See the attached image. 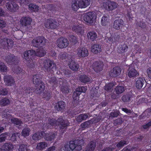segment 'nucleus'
I'll return each instance as SVG.
<instances>
[{"mask_svg": "<svg viewBox=\"0 0 151 151\" xmlns=\"http://www.w3.org/2000/svg\"><path fill=\"white\" fill-rule=\"evenodd\" d=\"M131 98V96L129 94H126L123 95L122 98V100L124 102H129Z\"/></svg>", "mask_w": 151, "mask_h": 151, "instance_id": "09e8293b", "label": "nucleus"}, {"mask_svg": "<svg viewBox=\"0 0 151 151\" xmlns=\"http://www.w3.org/2000/svg\"><path fill=\"white\" fill-rule=\"evenodd\" d=\"M87 37L92 41H94L98 37L96 33L94 31L89 32L87 34Z\"/></svg>", "mask_w": 151, "mask_h": 151, "instance_id": "7c9ffc66", "label": "nucleus"}, {"mask_svg": "<svg viewBox=\"0 0 151 151\" xmlns=\"http://www.w3.org/2000/svg\"><path fill=\"white\" fill-rule=\"evenodd\" d=\"M58 23L56 21L52 18L48 19L45 23V27L49 29H55L58 27Z\"/></svg>", "mask_w": 151, "mask_h": 151, "instance_id": "9d476101", "label": "nucleus"}, {"mask_svg": "<svg viewBox=\"0 0 151 151\" xmlns=\"http://www.w3.org/2000/svg\"><path fill=\"white\" fill-rule=\"evenodd\" d=\"M96 147V142L91 141L86 148V151H93Z\"/></svg>", "mask_w": 151, "mask_h": 151, "instance_id": "2f4dec72", "label": "nucleus"}, {"mask_svg": "<svg viewBox=\"0 0 151 151\" xmlns=\"http://www.w3.org/2000/svg\"><path fill=\"white\" fill-rule=\"evenodd\" d=\"M47 7L48 10L52 11L55 10L56 7L53 4H48L47 6Z\"/></svg>", "mask_w": 151, "mask_h": 151, "instance_id": "052dcab7", "label": "nucleus"}, {"mask_svg": "<svg viewBox=\"0 0 151 151\" xmlns=\"http://www.w3.org/2000/svg\"><path fill=\"white\" fill-rule=\"evenodd\" d=\"M20 133L19 132H16L12 134L10 139V140L13 141L14 142L16 141L17 138H19Z\"/></svg>", "mask_w": 151, "mask_h": 151, "instance_id": "3c124183", "label": "nucleus"}, {"mask_svg": "<svg viewBox=\"0 0 151 151\" xmlns=\"http://www.w3.org/2000/svg\"><path fill=\"white\" fill-rule=\"evenodd\" d=\"M11 121L12 123L19 126H21L22 123L21 119L16 118L11 119Z\"/></svg>", "mask_w": 151, "mask_h": 151, "instance_id": "79ce46f5", "label": "nucleus"}, {"mask_svg": "<svg viewBox=\"0 0 151 151\" xmlns=\"http://www.w3.org/2000/svg\"><path fill=\"white\" fill-rule=\"evenodd\" d=\"M124 91V88L123 86H118L115 89L114 91L117 94H120L123 93Z\"/></svg>", "mask_w": 151, "mask_h": 151, "instance_id": "c03bdc74", "label": "nucleus"}, {"mask_svg": "<svg viewBox=\"0 0 151 151\" xmlns=\"http://www.w3.org/2000/svg\"><path fill=\"white\" fill-rule=\"evenodd\" d=\"M65 103L63 101L60 100L55 103L54 108L56 111L63 112L65 109Z\"/></svg>", "mask_w": 151, "mask_h": 151, "instance_id": "f3484780", "label": "nucleus"}, {"mask_svg": "<svg viewBox=\"0 0 151 151\" xmlns=\"http://www.w3.org/2000/svg\"><path fill=\"white\" fill-rule=\"evenodd\" d=\"M1 148L3 151H12L13 149L14 146L12 144L7 142L3 144Z\"/></svg>", "mask_w": 151, "mask_h": 151, "instance_id": "393cba45", "label": "nucleus"}, {"mask_svg": "<svg viewBox=\"0 0 151 151\" xmlns=\"http://www.w3.org/2000/svg\"><path fill=\"white\" fill-rule=\"evenodd\" d=\"M88 117V115L86 114H81L77 117L76 120L78 122H81L83 121L86 120Z\"/></svg>", "mask_w": 151, "mask_h": 151, "instance_id": "e433bc0d", "label": "nucleus"}, {"mask_svg": "<svg viewBox=\"0 0 151 151\" xmlns=\"http://www.w3.org/2000/svg\"><path fill=\"white\" fill-rule=\"evenodd\" d=\"M113 86L112 83H109L106 84L104 86V89L107 92H111Z\"/></svg>", "mask_w": 151, "mask_h": 151, "instance_id": "603ef678", "label": "nucleus"}, {"mask_svg": "<svg viewBox=\"0 0 151 151\" xmlns=\"http://www.w3.org/2000/svg\"><path fill=\"white\" fill-rule=\"evenodd\" d=\"M95 16L93 13L91 12H88L84 15L83 20L88 23L91 24L93 23Z\"/></svg>", "mask_w": 151, "mask_h": 151, "instance_id": "2eb2a0df", "label": "nucleus"}, {"mask_svg": "<svg viewBox=\"0 0 151 151\" xmlns=\"http://www.w3.org/2000/svg\"><path fill=\"white\" fill-rule=\"evenodd\" d=\"M102 4L103 8L109 11H112L117 7L116 3L111 0L106 1L103 3Z\"/></svg>", "mask_w": 151, "mask_h": 151, "instance_id": "6e6552de", "label": "nucleus"}, {"mask_svg": "<svg viewBox=\"0 0 151 151\" xmlns=\"http://www.w3.org/2000/svg\"><path fill=\"white\" fill-rule=\"evenodd\" d=\"M1 44L3 45L4 47L9 49L13 47L14 42L11 39H9L7 37L4 38L2 40Z\"/></svg>", "mask_w": 151, "mask_h": 151, "instance_id": "ddd939ff", "label": "nucleus"}, {"mask_svg": "<svg viewBox=\"0 0 151 151\" xmlns=\"http://www.w3.org/2000/svg\"><path fill=\"white\" fill-rule=\"evenodd\" d=\"M101 24L102 26H106L109 23V19L108 16L104 15L102 17L101 21Z\"/></svg>", "mask_w": 151, "mask_h": 151, "instance_id": "c9c22d12", "label": "nucleus"}, {"mask_svg": "<svg viewBox=\"0 0 151 151\" xmlns=\"http://www.w3.org/2000/svg\"><path fill=\"white\" fill-rule=\"evenodd\" d=\"M45 131L37 132L34 134L32 136V139L34 140H38L43 138L44 135H45Z\"/></svg>", "mask_w": 151, "mask_h": 151, "instance_id": "b1692460", "label": "nucleus"}, {"mask_svg": "<svg viewBox=\"0 0 151 151\" xmlns=\"http://www.w3.org/2000/svg\"><path fill=\"white\" fill-rule=\"evenodd\" d=\"M49 83L53 88L58 86L59 84L61 85L62 83V81L58 80L55 76L51 77L49 78Z\"/></svg>", "mask_w": 151, "mask_h": 151, "instance_id": "aec40b11", "label": "nucleus"}, {"mask_svg": "<svg viewBox=\"0 0 151 151\" xmlns=\"http://www.w3.org/2000/svg\"><path fill=\"white\" fill-rule=\"evenodd\" d=\"M127 74L130 78L135 77L138 74L137 71L134 68L129 67L128 70Z\"/></svg>", "mask_w": 151, "mask_h": 151, "instance_id": "cd10ccee", "label": "nucleus"}, {"mask_svg": "<svg viewBox=\"0 0 151 151\" xmlns=\"http://www.w3.org/2000/svg\"><path fill=\"white\" fill-rule=\"evenodd\" d=\"M6 23L3 20L0 19V28H3L6 26Z\"/></svg>", "mask_w": 151, "mask_h": 151, "instance_id": "338daca9", "label": "nucleus"}, {"mask_svg": "<svg viewBox=\"0 0 151 151\" xmlns=\"http://www.w3.org/2000/svg\"><path fill=\"white\" fill-rule=\"evenodd\" d=\"M46 54V52L43 49H39L37 52H36V56L40 57H42L45 55Z\"/></svg>", "mask_w": 151, "mask_h": 151, "instance_id": "de8ad7c7", "label": "nucleus"}, {"mask_svg": "<svg viewBox=\"0 0 151 151\" xmlns=\"http://www.w3.org/2000/svg\"><path fill=\"white\" fill-rule=\"evenodd\" d=\"M23 58L28 61H33L35 57L36 51L33 50H26L23 52Z\"/></svg>", "mask_w": 151, "mask_h": 151, "instance_id": "0eeeda50", "label": "nucleus"}, {"mask_svg": "<svg viewBox=\"0 0 151 151\" xmlns=\"http://www.w3.org/2000/svg\"><path fill=\"white\" fill-rule=\"evenodd\" d=\"M136 26L140 27L142 29L146 28V25L145 22L143 21L137 22L136 23Z\"/></svg>", "mask_w": 151, "mask_h": 151, "instance_id": "8fccbe9b", "label": "nucleus"}, {"mask_svg": "<svg viewBox=\"0 0 151 151\" xmlns=\"http://www.w3.org/2000/svg\"><path fill=\"white\" fill-rule=\"evenodd\" d=\"M56 42L57 46L60 49L66 47L69 44L68 40L66 38L63 37H61L58 39Z\"/></svg>", "mask_w": 151, "mask_h": 151, "instance_id": "9b49d317", "label": "nucleus"}, {"mask_svg": "<svg viewBox=\"0 0 151 151\" xmlns=\"http://www.w3.org/2000/svg\"><path fill=\"white\" fill-rule=\"evenodd\" d=\"M8 93V91L6 88L0 89V95L6 96Z\"/></svg>", "mask_w": 151, "mask_h": 151, "instance_id": "13d9d810", "label": "nucleus"}, {"mask_svg": "<svg viewBox=\"0 0 151 151\" xmlns=\"http://www.w3.org/2000/svg\"><path fill=\"white\" fill-rule=\"evenodd\" d=\"M86 90V88L84 86H81L77 88L73 93L72 96L73 99L79 100V96L81 93L85 92Z\"/></svg>", "mask_w": 151, "mask_h": 151, "instance_id": "f8f14e48", "label": "nucleus"}, {"mask_svg": "<svg viewBox=\"0 0 151 151\" xmlns=\"http://www.w3.org/2000/svg\"><path fill=\"white\" fill-rule=\"evenodd\" d=\"M88 122L86 121L81 124V127L82 128H85L88 126Z\"/></svg>", "mask_w": 151, "mask_h": 151, "instance_id": "69168bd1", "label": "nucleus"}, {"mask_svg": "<svg viewBox=\"0 0 151 151\" xmlns=\"http://www.w3.org/2000/svg\"><path fill=\"white\" fill-rule=\"evenodd\" d=\"M77 54L78 57L80 58L87 57L88 55V50L86 47H80L78 49Z\"/></svg>", "mask_w": 151, "mask_h": 151, "instance_id": "412c9836", "label": "nucleus"}, {"mask_svg": "<svg viewBox=\"0 0 151 151\" xmlns=\"http://www.w3.org/2000/svg\"><path fill=\"white\" fill-rule=\"evenodd\" d=\"M145 114H147V116H150V115L151 114V108L148 109H146L145 111L142 114V116H144V115H145Z\"/></svg>", "mask_w": 151, "mask_h": 151, "instance_id": "680f3d73", "label": "nucleus"}, {"mask_svg": "<svg viewBox=\"0 0 151 151\" xmlns=\"http://www.w3.org/2000/svg\"><path fill=\"white\" fill-rule=\"evenodd\" d=\"M46 43V40L43 36H38L34 38L32 41L33 45L36 47H42Z\"/></svg>", "mask_w": 151, "mask_h": 151, "instance_id": "39448f33", "label": "nucleus"}, {"mask_svg": "<svg viewBox=\"0 0 151 151\" xmlns=\"http://www.w3.org/2000/svg\"><path fill=\"white\" fill-rule=\"evenodd\" d=\"M30 132V129L29 128H24L22 129V135L24 137L28 136L29 135Z\"/></svg>", "mask_w": 151, "mask_h": 151, "instance_id": "a18cd8bd", "label": "nucleus"}, {"mask_svg": "<svg viewBox=\"0 0 151 151\" xmlns=\"http://www.w3.org/2000/svg\"><path fill=\"white\" fill-rule=\"evenodd\" d=\"M145 81L144 78L139 77L138 78L136 82V86L137 88L140 89L142 88Z\"/></svg>", "mask_w": 151, "mask_h": 151, "instance_id": "c756f323", "label": "nucleus"}, {"mask_svg": "<svg viewBox=\"0 0 151 151\" xmlns=\"http://www.w3.org/2000/svg\"><path fill=\"white\" fill-rule=\"evenodd\" d=\"M59 71L62 75H64L66 76H69L70 74V71L68 69H62V68H60L59 70Z\"/></svg>", "mask_w": 151, "mask_h": 151, "instance_id": "a19ab883", "label": "nucleus"}, {"mask_svg": "<svg viewBox=\"0 0 151 151\" xmlns=\"http://www.w3.org/2000/svg\"><path fill=\"white\" fill-rule=\"evenodd\" d=\"M6 6L8 10L11 12L16 11L19 7L18 4L13 1L7 2Z\"/></svg>", "mask_w": 151, "mask_h": 151, "instance_id": "dca6fc26", "label": "nucleus"}, {"mask_svg": "<svg viewBox=\"0 0 151 151\" xmlns=\"http://www.w3.org/2000/svg\"><path fill=\"white\" fill-rule=\"evenodd\" d=\"M32 21V19L29 16H23L20 19L19 23L21 27H26L30 26Z\"/></svg>", "mask_w": 151, "mask_h": 151, "instance_id": "423d86ee", "label": "nucleus"}, {"mask_svg": "<svg viewBox=\"0 0 151 151\" xmlns=\"http://www.w3.org/2000/svg\"><path fill=\"white\" fill-rule=\"evenodd\" d=\"M127 144V141L125 140H121L116 144V146L118 148H121Z\"/></svg>", "mask_w": 151, "mask_h": 151, "instance_id": "6e6d98bb", "label": "nucleus"}, {"mask_svg": "<svg viewBox=\"0 0 151 151\" xmlns=\"http://www.w3.org/2000/svg\"><path fill=\"white\" fill-rule=\"evenodd\" d=\"M151 127V121L148 122L142 126V127L144 129H147Z\"/></svg>", "mask_w": 151, "mask_h": 151, "instance_id": "0e129e2a", "label": "nucleus"}, {"mask_svg": "<svg viewBox=\"0 0 151 151\" xmlns=\"http://www.w3.org/2000/svg\"><path fill=\"white\" fill-rule=\"evenodd\" d=\"M128 49L127 45L125 44L119 45L117 50L119 54H124L126 52Z\"/></svg>", "mask_w": 151, "mask_h": 151, "instance_id": "c85d7f7f", "label": "nucleus"}, {"mask_svg": "<svg viewBox=\"0 0 151 151\" xmlns=\"http://www.w3.org/2000/svg\"><path fill=\"white\" fill-rule=\"evenodd\" d=\"M8 109H5L2 112V116L3 117H6L8 114Z\"/></svg>", "mask_w": 151, "mask_h": 151, "instance_id": "774afa93", "label": "nucleus"}, {"mask_svg": "<svg viewBox=\"0 0 151 151\" xmlns=\"http://www.w3.org/2000/svg\"><path fill=\"white\" fill-rule=\"evenodd\" d=\"M28 7L29 9L32 12H37L39 10L38 6L33 4H29Z\"/></svg>", "mask_w": 151, "mask_h": 151, "instance_id": "ea45409f", "label": "nucleus"}, {"mask_svg": "<svg viewBox=\"0 0 151 151\" xmlns=\"http://www.w3.org/2000/svg\"><path fill=\"white\" fill-rule=\"evenodd\" d=\"M43 67L45 71L50 73L52 74L56 70V65L53 60L47 59L45 60L43 63Z\"/></svg>", "mask_w": 151, "mask_h": 151, "instance_id": "20e7f679", "label": "nucleus"}, {"mask_svg": "<svg viewBox=\"0 0 151 151\" xmlns=\"http://www.w3.org/2000/svg\"><path fill=\"white\" fill-rule=\"evenodd\" d=\"M104 64L102 62L100 61H96L92 64V67L94 71L98 73L103 70Z\"/></svg>", "mask_w": 151, "mask_h": 151, "instance_id": "4468645a", "label": "nucleus"}, {"mask_svg": "<svg viewBox=\"0 0 151 151\" xmlns=\"http://www.w3.org/2000/svg\"><path fill=\"white\" fill-rule=\"evenodd\" d=\"M69 40L70 42L73 45H76L78 42V40L77 37L73 35H70L69 36Z\"/></svg>", "mask_w": 151, "mask_h": 151, "instance_id": "37998d69", "label": "nucleus"}, {"mask_svg": "<svg viewBox=\"0 0 151 151\" xmlns=\"http://www.w3.org/2000/svg\"><path fill=\"white\" fill-rule=\"evenodd\" d=\"M45 135H44L43 138L47 141H51L54 140L57 135V134L53 132H50L49 133H46L45 132Z\"/></svg>", "mask_w": 151, "mask_h": 151, "instance_id": "5701e85b", "label": "nucleus"}, {"mask_svg": "<svg viewBox=\"0 0 151 151\" xmlns=\"http://www.w3.org/2000/svg\"><path fill=\"white\" fill-rule=\"evenodd\" d=\"M41 76L38 74L34 75L32 81L35 85V89L34 90L33 87H27L21 93L22 96L24 98H28L33 95L34 92L38 94L41 93L44 90L45 86L44 83L41 80Z\"/></svg>", "mask_w": 151, "mask_h": 151, "instance_id": "f257e3e1", "label": "nucleus"}, {"mask_svg": "<svg viewBox=\"0 0 151 151\" xmlns=\"http://www.w3.org/2000/svg\"><path fill=\"white\" fill-rule=\"evenodd\" d=\"M61 91L63 94H66L69 92L68 87L65 86H62L61 88Z\"/></svg>", "mask_w": 151, "mask_h": 151, "instance_id": "4d7b16f0", "label": "nucleus"}, {"mask_svg": "<svg viewBox=\"0 0 151 151\" xmlns=\"http://www.w3.org/2000/svg\"><path fill=\"white\" fill-rule=\"evenodd\" d=\"M4 82L6 85L11 86L14 85L15 82L14 78L11 76L6 75L4 77Z\"/></svg>", "mask_w": 151, "mask_h": 151, "instance_id": "4be33fe9", "label": "nucleus"}, {"mask_svg": "<svg viewBox=\"0 0 151 151\" xmlns=\"http://www.w3.org/2000/svg\"><path fill=\"white\" fill-rule=\"evenodd\" d=\"M70 123L68 121H65L62 118H58L57 120L55 119L49 117L46 122L45 127L47 129L51 128L56 125L59 126L61 129L67 128L69 125Z\"/></svg>", "mask_w": 151, "mask_h": 151, "instance_id": "f03ea898", "label": "nucleus"}, {"mask_svg": "<svg viewBox=\"0 0 151 151\" xmlns=\"http://www.w3.org/2000/svg\"><path fill=\"white\" fill-rule=\"evenodd\" d=\"M19 151H30L29 146L26 145L22 144L20 145L18 149Z\"/></svg>", "mask_w": 151, "mask_h": 151, "instance_id": "49530a36", "label": "nucleus"}, {"mask_svg": "<svg viewBox=\"0 0 151 151\" xmlns=\"http://www.w3.org/2000/svg\"><path fill=\"white\" fill-rule=\"evenodd\" d=\"M124 26V21L121 18H118L115 20L114 22L113 27L116 30H119Z\"/></svg>", "mask_w": 151, "mask_h": 151, "instance_id": "a211bd4d", "label": "nucleus"}, {"mask_svg": "<svg viewBox=\"0 0 151 151\" xmlns=\"http://www.w3.org/2000/svg\"><path fill=\"white\" fill-rule=\"evenodd\" d=\"M72 30L78 35L82 34L84 31L82 27L78 25H74L72 27Z\"/></svg>", "mask_w": 151, "mask_h": 151, "instance_id": "473e14b6", "label": "nucleus"}, {"mask_svg": "<svg viewBox=\"0 0 151 151\" xmlns=\"http://www.w3.org/2000/svg\"><path fill=\"white\" fill-rule=\"evenodd\" d=\"M118 112L116 111L111 112L109 115V117L110 118H113L114 117H117L119 115Z\"/></svg>", "mask_w": 151, "mask_h": 151, "instance_id": "bf43d9fd", "label": "nucleus"}, {"mask_svg": "<svg viewBox=\"0 0 151 151\" xmlns=\"http://www.w3.org/2000/svg\"><path fill=\"white\" fill-rule=\"evenodd\" d=\"M80 140L75 139L70 141L69 142V147L72 150H74L76 151H80L82 147L80 144Z\"/></svg>", "mask_w": 151, "mask_h": 151, "instance_id": "1a4fd4ad", "label": "nucleus"}, {"mask_svg": "<svg viewBox=\"0 0 151 151\" xmlns=\"http://www.w3.org/2000/svg\"><path fill=\"white\" fill-rule=\"evenodd\" d=\"M47 145L45 142H41L38 143L37 144L36 148L38 150H42L45 149L47 146Z\"/></svg>", "mask_w": 151, "mask_h": 151, "instance_id": "58836bf2", "label": "nucleus"}, {"mask_svg": "<svg viewBox=\"0 0 151 151\" xmlns=\"http://www.w3.org/2000/svg\"><path fill=\"white\" fill-rule=\"evenodd\" d=\"M122 122V120L121 119H116L114 121V124L115 125L121 124Z\"/></svg>", "mask_w": 151, "mask_h": 151, "instance_id": "e2e57ef3", "label": "nucleus"}, {"mask_svg": "<svg viewBox=\"0 0 151 151\" xmlns=\"http://www.w3.org/2000/svg\"><path fill=\"white\" fill-rule=\"evenodd\" d=\"M11 102V100L7 98H3L0 99V106H8Z\"/></svg>", "mask_w": 151, "mask_h": 151, "instance_id": "f704fd0d", "label": "nucleus"}, {"mask_svg": "<svg viewBox=\"0 0 151 151\" xmlns=\"http://www.w3.org/2000/svg\"><path fill=\"white\" fill-rule=\"evenodd\" d=\"M51 93L50 91H46L43 93V97L46 100H48L50 99Z\"/></svg>", "mask_w": 151, "mask_h": 151, "instance_id": "864d4df0", "label": "nucleus"}, {"mask_svg": "<svg viewBox=\"0 0 151 151\" xmlns=\"http://www.w3.org/2000/svg\"><path fill=\"white\" fill-rule=\"evenodd\" d=\"M71 6L72 9L74 11H77L79 8H80L77 0H73L72 1Z\"/></svg>", "mask_w": 151, "mask_h": 151, "instance_id": "4c0bfd02", "label": "nucleus"}, {"mask_svg": "<svg viewBox=\"0 0 151 151\" xmlns=\"http://www.w3.org/2000/svg\"><path fill=\"white\" fill-rule=\"evenodd\" d=\"M69 66L70 68L73 71H77L79 68V65L78 63L71 59V61L69 62Z\"/></svg>", "mask_w": 151, "mask_h": 151, "instance_id": "a878e982", "label": "nucleus"}, {"mask_svg": "<svg viewBox=\"0 0 151 151\" xmlns=\"http://www.w3.org/2000/svg\"><path fill=\"white\" fill-rule=\"evenodd\" d=\"M91 52L95 54H97L101 51V46L98 44H94L92 45L91 47Z\"/></svg>", "mask_w": 151, "mask_h": 151, "instance_id": "bb28decb", "label": "nucleus"}, {"mask_svg": "<svg viewBox=\"0 0 151 151\" xmlns=\"http://www.w3.org/2000/svg\"><path fill=\"white\" fill-rule=\"evenodd\" d=\"M7 70V68L4 63L0 62V71L3 72H6Z\"/></svg>", "mask_w": 151, "mask_h": 151, "instance_id": "5fc2aeb1", "label": "nucleus"}, {"mask_svg": "<svg viewBox=\"0 0 151 151\" xmlns=\"http://www.w3.org/2000/svg\"><path fill=\"white\" fill-rule=\"evenodd\" d=\"M79 80L81 82L84 83H89L91 80V79L85 74L80 75L79 76Z\"/></svg>", "mask_w": 151, "mask_h": 151, "instance_id": "72a5a7b5", "label": "nucleus"}, {"mask_svg": "<svg viewBox=\"0 0 151 151\" xmlns=\"http://www.w3.org/2000/svg\"><path fill=\"white\" fill-rule=\"evenodd\" d=\"M121 71L122 69L120 67L116 66L109 71V75L110 77H116L120 74Z\"/></svg>", "mask_w": 151, "mask_h": 151, "instance_id": "6ab92c4d", "label": "nucleus"}, {"mask_svg": "<svg viewBox=\"0 0 151 151\" xmlns=\"http://www.w3.org/2000/svg\"><path fill=\"white\" fill-rule=\"evenodd\" d=\"M6 60L8 64L15 65L14 70V72L17 74H23L22 73V69L17 65L18 63V61L16 57L13 55L10 54L6 57Z\"/></svg>", "mask_w": 151, "mask_h": 151, "instance_id": "7ed1b4c3", "label": "nucleus"}]
</instances>
